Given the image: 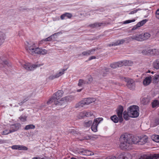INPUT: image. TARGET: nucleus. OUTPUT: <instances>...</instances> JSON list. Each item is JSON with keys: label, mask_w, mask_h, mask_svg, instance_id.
I'll list each match as a JSON object with an SVG mask.
<instances>
[{"label": "nucleus", "mask_w": 159, "mask_h": 159, "mask_svg": "<svg viewBox=\"0 0 159 159\" xmlns=\"http://www.w3.org/2000/svg\"><path fill=\"white\" fill-rule=\"evenodd\" d=\"M139 137L134 136L132 134L126 133L120 137V147L122 149H127L130 145L138 144Z\"/></svg>", "instance_id": "f257e3e1"}, {"label": "nucleus", "mask_w": 159, "mask_h": 159, "mask_svg": "<svg viewBox=\"0 0 159 159\" xmlns=\"http://www.w3.org/2000/svg\"><path fill=\"white\" fill-rule=\"evenodd\" d=\"M25 46L26 50L32 55L34 54L44 55L47 52L46 50L36 47L34 43H29L28 42H26Z\"/></svg>", "instance_id": "f03ea898"}, {"label": "nucleus", "mask_w": 159, "mask_h": 159, "mask_svg": "<svg viewBox=\"0 0 159 159\" xmlns=\"http://www.w3.org/2000/svg\"><path fill=\"white\" fill-rule=\"evenodd\" d=\"M124 108L122 106H119L116 109V112L118 117L116 115H114L111 117V120L115 123H117L119 121L121 123L123 121V112Z\"/></svg>", "instance_id": "7ed1b4c3"}, {"label": "nucleus", "mask_w": 159, "mask_h": 159, "mask_svg": "<svg viewBox=\"0 0 159 159\" xmlns=\"http://www.w3.org/2000/svg\"><path fill=\"white\" fill-rule=\"evenodd\" d=\"M127 111L129 116L131 117L136 118L139 116V107L137 106L133 105L130 106L128 108Z\"/></svg>", "instance_id": "20e7f679"}, {"label": "nucleus", "mask_w": 159, "mask_h": 159, "mask_svg": "<svg viewBox=\"0 0 159 159\" xmlns=\"http://www.w3.org/2000/svg\"><path fill=\"white\" fill-rule=\"evenodd\" d=\"M95 101V99L92 98H86L80 102L75 105L76 108L81 107Z\"/></svg>", "instance_id": "39448f33"}, {"label": "nucleus", "mask_w": 159, "mask_h": 159, "mask_svg": "<svg viewBox=\"0 0 159 159\" xmlns=\"http://www.w3.org/2000/svg\"><path fill=\"white\" fill-rule=\"evenodd\" d=\"M64 93V92L61 90H59L56 92L55 93L53 94V96L49 99L48 101L47 102V104H49L53 102L57 99H59L62 96Z\"/></svg>", "instance_id": "423d86ee"}, {"label": "nucleus", "mask_w": 159, "mask_h": 159, "mask_svg": "<svg viewBox=\"0 0 159 159\" xmlns=\"http://www.w3.org/2000/svg\"><path fill=\"white\" fill-rule=\"evenodd\" d=\"M22 66L28 70H33L37 67L40 66L41 65L39 64L32 65L30 63H25L22 64Z\"/></svg>", "instance_id": "0eeeda50"}, {"label": "nucleus", "mask_w": 159, "mask_h": 159, "mask_svg": "<svg viewBox=\"0 0 159 159\" xmlns=\"http://www.w3.org/2000/svg\"><path fill=\"white\" fill-rule=\"evenodd\" d=\"M103 120L102 118H98L94 120L93 122L91 125V129L94 132L97 131V126L98 124Z\"/></svg>", "instance_id": "6e6552de"}, {"label": "nucleus", "mask_w": 159, "mask_h": 159, "mask_svg": "<svg viewBox=\"0 0 159 159\" xmlns=\"http://www.w3.org/2000/svg\"><path fill=\"white\" fill-rule=\"evenodd\" d=\"M125 80L127 82V86L130 90H133L135 88V83L134 81L132 79L125 78Z\"/></svg>", "instance_id": "1a4fd4ad"}, {"label": "nucleus", "mask_w": 159, "mask_h": 159, "mask_svg": "<svg viewBox=\"0 0 159 159\" xmlns=\"http://www.w3.org/2000/svg\"><path fill=\"white\" fill-rule=\"evenodd\" d=\"M77 152L80 155L87 156H91L94 154L93 152L86 149V148H78L77 150Z\"/></svg>", "instance_id": "9d476101"}, {"label": "nucleus", "mask_w": 159, "mask_h": 159, "mask_svg": "<svg viewBox=\"0 0 159 159\" xmlns=\"http://www.w3.org/2000/svg\"><path fill=\"white\" fill-rule=\"evenodd\" d=\"M159 158V154H150L149 155H143L139 159H157Z\"/></svg>", "instance_id": "9b49d317"}, {"label": "nucleus", "mask_w": 159, "mask_h": 159, "mask_svg": "<svg viewBox=\"0 0 159 159\" xmlns=\"http://www.w3.org/2000/svg\"><path fill=\"white\" fill-rule=\"evenodd\" d=\"M21 127V125L20 123H16L11 125L10 126V132H13L17 131Z\"/></svg>", "instance_id": "f8f14e48"}, {"label": "nucleus", "mask_w": 159, "mask_h": 159, "mask_svg": "<svg viewBox=\"0 0 159 159\" xmlns=\"http://www.w3.org/2000/svg\"><path fill=\"white\" fill-rule=\"evenodd\" d=\"M139 140L138 141V145H143L147 141L148 137L146 135L140 136L139 137Z\"/></svg>", "instance_id": "ddd939ff"}, {"label": "nucleus", "mask_w": 159, "mask_h": 159, "mask_svg": "<svg viewBox=\"0 0 159 159\" xmlns=\"http://www.w3.org/2000/svg\"><path fill=\"white\" fill-rule=\"evenodd\" d=\"M53 102H54L55 105L61 106V108H64L66 106L65 104V102H64V100L62 99V98L60 100L57 99V100H55V101H53Z\"/></svg>", "instance_id": "4468645a"}, {"label": "nucleus", "mask_w": 159, "mask_h": 159, "mask_svg": "<svg viewBox=\"0 0 159 159\" xmlns=\"http://www.w3.org/2000/svg\"><path fill=\"white\" fill-rule=\"evenodd\" d=\"M11 148L12 149L19 150H26L28 149V148L23 145H14L11 147Z\"/></svg>", "instance_id": "2eb2a0df"}, {"label": "nucleus", "mask_w": 159, "mask_h": 159, "mask_svg": "<svg viewBox=\"0 0 159 159\" xmlns=\"http://www.w3.org/2000/svg\"><path fill=\"white\" fill-rule=\"evenodd\" d=\"M106 25V23L104 22H96L93 24L89 25V26L91 28H93L95 27H99L100 26H104Z\"/></svg>", "instance_id": "dca6fc26"}, {"label": "nucleus", "mask_w": 159, "mask_h": 159, "mask_svg": "<svg viewBox=\"0 0 159 159\" xmlns=\"http://www.w3.org/2000/svg\"><path fill=\"white\" fill-rule=\"evenodd\" d=\"M9 66L10 65L7 60H2L0 57V68L6 67V66Z\"/></svg>", "instance_id": "f3484780"}, {"label": "nucleus", "mask_w": 159, "mask_h": 159, "mask_svg": "<svg viewBox=\"0 0 159 159\" xmlns=\"http://www.w3.org/2000/svg\"><path fill=\"white\" fill-rule=\"evenodd\" d=\"M110 66L112 68L115 69L117 67H121L122 66V65L120 61H118L111 64Z\"/></svg>", "instance_id": "a211bd4d"}, {"label": "nucleus", "mask_w": 159, "mask_h": 159, "mask_svg": "<svg viewBox=\"0 0 159 159\" xmlns=\"http://www.w3.org/2000/svg\"><path fill=\"white\" fill-rule=\"evenodd\" d=\"M96 50V49L95 48L92 49L90 50L83 52H82V54L84 56H87L93 54Z\"/></svg>", "instance_id": "6ab92c4d"}, {"label": "nucleus", "mask_w": 159, "mask_h": 159, "mask_svg": "<svg viewBox=\"0 0 159 159\" xmlns=\"http://www.w3.org/2000/svg\"><path fill=\"white\" fill-rule=\"evenodd\" d=\"M74 99V97L70 95L66 97L62 98V99L64 100V102H65V104L66 105V104L68 102H70Z\"/></svg>", "instance_id": "aec40b11"}, {"label": "nucleus", "mask_w": 159, "mask_h": 159, "mask_svg": "<svg viewBox=\"0 0 159 159\" xmlns=\"http://www.w3.org/2000/svg\"><path fill=\"white\" fill-rule=\"evenodd\" d=\"M118 159H131V157H130V155L128 154L126 155L125 157L124 156V154L123 153H120L119 155L118 156L117 158Z\"/></svg>", "instance_id": "412c9836"}, {"label": "nucleus", "mask_w": 159, "mask_h": 159, "mask_svg": "<svg viewBox=\"0 0 159 159\" xmlns=\"http://www.w3.org/2000/svg\"><path fill=\"white\" fill-rule=\"evenodd\" d=\"M152 81V77L149 76L146 77L143 81V84L144 85H147L149 84Z\"/></svg>", "instance_id": "4be33fe9"}, {"label": "nucleus", "mask_w": 159, "mask_h": 159, "mask_svg": "<svg viewBox=\"0 0 159 159\" xmlns=\"http://www.w3.org/2000/svg\"><path fill=\"white\" fill-rule=\"evenodd\" d=\"M72 14L66 12L61 15L60 16L61 19L62 20H63L65 19L66 17H67L68 18H71L72 17Z\"/></svg>", "instance_id": "5701e85b"}, {"label": "nucleus", "mask_w": 159, "mask_h": 159, "mask_svg": "<svg viewBox=\"0 0 159 159\" xmlns=\"http://www.w3.org/2000/svg\"><path fill=\"white\" fill-rule=\"evenodd\" d=\"M149 51V54H153L154 55H158L159 54V51L158 49H152L150 48L148 49Z\"/></svg>", "instance_id": "b1692460"}, {"label": "nucleus", "mask_w": 159, "mask_h": 159, "mask_svg": "<svg viewBox=\"0 0 159 159\" xmlns=\"http://www.w3.org/2000/svg\"><path fill=\"white\" fill-rule=\"evenodd\" d=\"M135 40L139 41H142L144 40V36L143 35V34L135 35Z\"/></svg>", "instance_id": "393cba45"}, {"label": "nucleus", "mask_w": 159, "mask_h": 159, "mask_svg": "<svg viewBox=\"0 0 159 159\" xmlns=\"http://www.w3.org/2000/svg\"><path fill=\"white\" fill-rule=\"evenodd\" d=\"M92 114H93L90 111H84L83 112H81L80 115L83 117H84V116L89 117L91 116L92 115Z\"/></svg>", "instance_id": "a878e982"}, {"label": "nucleus", "mask_w": 159, "mask_h": 159, "mask_svg": "<svg viewBox=\"0 0 159 159\" xmlns=\"http://www.w3.org/2000/svg\"><path fill=\"white\" fill-rule=\"evenodd\" d=\"M5 38V34L2 32H0V46L4 43Z\"/></svg>", "instance_id": "bb28decb"}, {"label": "nucleus", "mask_w": 159, "mask_h": 159, "mask_svg": "<svg viewBox=\"0 0 159 159\" xmlns=\"http://www.w3.org/2000/svg\"><path fill=\"white\" fill-rule=\"evenodd\" d=\"M120 62L122 63V66H129L132 64L131 61L129 60H125Z\"/></svg>", "instance_id": "cd10ccee"}, {"label": "nucleus", "mask_w": 159, "mask_h": 159, "mask_svg": "<svg viewBox=\"0 0 159 159\" xmlns=\"http://www.w3.org/2000/svg\"><path fill=\"white\" fill-rule=\"evenodd\" d=\"M67 69H61L59 72L56 75L57 78L64 74V72Z\"/></svg>", "instance_id": "c85d7f7f"}, {"label": "nucleus", "mask_w": 159, "mask_h": 159, "mask_svg": "<svg viewBox=\"0 0 159 159\" xmlns=\"http://www.w3.org/2000/svg\"><path fill=\"white\" fill-rule=\"evenodd\" d=\"M86 83L87 84H90L93 80L92 77L90 75H87L86 77Z\"/></svg>", "instance_id": "c756f323"}, {"label": "nucleus", "mask_w": 159, "mask_h": 159, "mask_svg": "<svg viewBox=\"0 0 159 159\" xmlns=\"http://www.w3.org/2000/svg\"><path fill=\"white\" fill-rule=\"evenodd\" d=\"M153 66L154 68L157 69H159V59L157 60L154 62Z\"/></svg>", "instance_id": "7c9ffc66"}, {"label": "nucleus", "mask_w": 159, "mask_h": 159, "mask_svg": "<svg viewBox=\"0 0 159 159\" xmlns=\"http://www.w3.org/2000/svg\"><path fill=\"white\" fill-rule=\"evenodd\" d=\"M35 128V127L34 125L33 124H30L26 125L24 128V129L25 130H28L30 129H34Z\"/></svg>", "instance_id": "2f4dec72"}, {"label": "nucleus", "mask_w": 159, "mask_h": 159, "mask_svg": "<svg viewBox=\"0 0 159 159\" xmlns=\"http://www.w3.org/2000/svg\"><path fill=\"white\" fill-rule=\"evenodd\" d=\"M110 69V68H107L106 67H103L101 70L102 72L103 73V75L105 76L106 74V72H109Z\"/></svg>", "instance_id": "473e14b6"}, {"label": "nucleus", "mask_w": 159, "mask_h": 159, "mask_svg": "<svg viewBox=\"0 0 159 159\" xmlns=\"http://www.w3.org/2000/svg\"><path fill=\"white\" fill-rule=\"evenodd\" d=\"M148 99L146 98H143L141 100V102L143 105H146L148 102Z\"/></svg>", "instance_id": "72a5a7b5"}, {"label": "nucleus", "mask_w": 159, "mask_h": 159, "mask_svg": "<svg viewBox=\"0 0 159 159\" xmlns=\"http://www.w3.org/2000/svg\"><path fill=\"white\" fill-rule=\"evenodd\" d=\"M84 84H87L86 80H84L82 79H80L79 80L78 84V85L79 86H80Z\"/></svg>", "instance_id": "f704fd0d"}, {"label": "nucleus", "mask_w": 159, "mask_h": 159, "mask_svg": "<svg viewBox=\"0 0 159 159\" xmlns=\"http://www.w3.org/2000/svg\"><path fill=\"white\" fill-rule=\"evenodd\" d=\"M123 117L124 119L126 120H128L129 119V117H130L129 116V114H128V111L126 113L125 111L123 113Z\"/></svg>", "instance_id": "c9c22d12"}, {"label": "nucleus", "mask_w": 159, "mask_h": 159, "mask_svg": "<svg viewBox=\"0 0 159 159\" xmlns=\"http://www.w3.org/2000/svg\"><path fill=\"white\" fill-rule=\"evenodd\" d=\"M127 42H129L133 40H135V35L129 37L125 39Z\"/></svg>", "instance_id": "e433bc0d"}, {"label": "nucleus", "mask_w": 159, "mask_h": 159, "mask_svg": "<svg viewBox=\"0 0 159 159\" xmlns=\"http://www.w3.org/2000/svg\"><path fill=\"white\" fill-rule=\"evenodd\" d=\"M92 124V121L91 120H89L87 122H84V125L85 127H90Z\"/></svg>", "instance_id": "4c0bfd02"}, {"label": "nucleus", "mask_w": 159, "mask_h": 159, "mask_svg": "<svg viewBox=\"0 0 159 159\" xmlns=\"http://www.w3.org/2000/svg\"><path fill=\"white\" fill-rule=\"evenodd\" d=\"M147 21V20L146 19L143 20L142 21L138 22L137 24V25H138V26L139 27L144 24Z\"/></svg>", "instance_id": "58836bf2"}, {"label": "nucleus", "mask_w": 159, "mask_h": 159, "mask_svg": "<svg viewBox=\"0 0 159 159\" xmlns=\"http://www.w3.org/2000/svg\"><path fill=\"white\" fill-rule=\"evenodd\" d=\"M53 36H54L53 35H52L45 39H43V40H42V41H44L45 42L50 41L53 39Z\"/></svg>", "instance_id": "ea45409f"}, {"label": "nucleus", "mask_w": 159, "mask_h": 159, "mask_svg": "<svg viewBox=\"0 0 159 159\" xmlns=\"http://www.w3.org/2000/svg\"><path fill=\"white\" fill-rule=\"evenodd\" d=\"M143 36H144V40L146 39H147L150 36V34L148 33H145L144 34H143Z\"/></svg>", "instance_id": "a19ab883"}, {"label": "nucleus", "mask_w": 159, "mask_h": 159, "mask_svg": "<svg viewBox=\"0 0 159 159\" xmlns=\"http://www.w3.org/2000/svg\"><path fill=\"white\" fill-rule=\"evenodd\" d=\"M153 140L156 142H159V135H155L153 137Z\"/></svg>", "instance_id": "79ce46f5"}, {"label": "nucleus", "mask_w": 159, "mask_h": 159, "mask_svg": "<svg viewBox=\"0 0 159 159\" xmlns=\"http://www.w3.org/2000/svg\"><path fill=\"white\" fill-rule=\"evenodd\" d=\"M135 21V19H133L131 20H127L123 22V24H126L129 23L131 22H134Z\"/></svg>", "instance_id": "37998d69"}, {"label": "nucleus", "mask_w": 159, "mask_h": 159, "mask_svg": "<svg viewBox=\"0 0 159 159\" xmlns=\"http://www.w3.org/2000/svg\"><path fill=\"white\" fill-rule=\"evenodd\" d=\"M118 45V43L117 41L116 42H113L111 44H108V45L109 47H111L113 46H116Z\"/></svg>", "instance_id": "c03bdc74"}, {"label": "nucleus", "mask_w": 159, "mask_h": 159, "mask_svg": "<svg viewBox=\"0 0 159 159\" xmlns=\"http://www.w3.org/2000/svg\"><path fill=\"white\" fill-rule=\"evenodd\" d=\"M158 101L156 100L154 101L152 103V107L153 108L155 107L157 105H158Z\"/></svg>", "instance_id": "a18cd8bd"}, {"label": "nucleus", "mask_w": 159, "mask_h": 159, "mask_svg": "<svg viewBox=\"0 0 159 159\" xmlns=\"http://www.w3.org/2000/svg\"><path fill=\"white\" fill-rule=\"evenodd\" d=\"M117 41L118 43V45L122 44L125 41H126V39L124 40L123 39L119 40Z\"/></svg>", "instance_id": "49530a36"}, {"label": "nucleus", "mask_w": 159, "mask_h": 159, "mask_svg": "<svg viewBox=\"0 0 159 159\" xmlns=\"http://www.w3.org/2000/svg\"><path fill=\"white\" fill-rule=\"evenodd\" d=\"M11 133V132H10V130L8 131V130L6 129L4 131H3L2 133V135H7Z\"/></svg>", "instance_id": "de8ad7c7"}, {"label": "nucleus", "mask_w": 159, "mask_h": 159, "mask_svg": "<svg viewBox=\"0 0 159 159\" xmlns=\"http://www.w3.org/2000/svg\"><path fill=\"white\" fill-rule=\"evenodd\" d=\"M26 117L25 116H20L19 117V119L21 121L23 122H25L26 120Z\"/></svg>", "instance_id": "09e8293b"}, {"label": "nucleus", "mask_w": 159, "mask_h": 159, "mask_svg": "<svg viewBox=\"0 0 159 159\" xmlns=\"http://www.w3.org/2000/svg\"><path fill=\"white\" fill-rule=\"evenodd\" d=\"M142 53L144 55H149V51H148V50L147 51L146 50H143Z\"/></svg>", "instance_id": "8fccbe9b"}, {"label": "nucleus", "mask_w": 159, "mask_h": 159, "mask_svg": "<svg viewBox=\"0 0 159 159\" xmlns=\"http://www.w3.org/2000/svg\"><path fill=\"white\" fill-rule=\"evenodd\" d=\"M61 34H62V33L61 32H59L56 33L54 34H53L52 35L54 36H53V39L57 38L58 35Z\"/></svg>", "instance_id": "3c124183"}, {"label": "nucleus", "mask_w": 159, "mask_h": 159, "mask_svg": "<svg viewBox=\"0 0 159 159\" xmlns=\"http://www.w3.org/2000/svg\"><path fill=\"white\" fill-rule=\"evenodd\" d=\"M56 78H57L56 75H51L48 77V79L50 80H52Z\"/></svg>", "instance_id": "603ef678"}, {"label": "nucleus", "mask_w": 159, "mask_h": 159, "mask_svg": "<svg viewBox=\"0 0 159 159\" xmlns=\"http://www.w3.org/2000/svg\"><path fill=\"white\" fill-rule=\"evenodd\" d=\"M153 77V80L155 81L157 80L159 78V75H155Z\"/></svg>", "instance_id": "864d4df0"}, {"label": "nucleus", "mask_w": 159, "mask_h": 159, "mask_svg": "<svg viewBox=\"0 0 159 159\" xmlns=\"http://www.w3.org/2000/svg\"><path fill=\"white\" fill-rule=\"evenodd\" d=\"M139 10V9H136L135 10H134L133 11H131L129 13V14H133L136 13Z\"/></svg>", "instance_id": "5fc2aeb1"}, {"label": "nucleus", "mask_w": 159, "mask_h": 159, "mask_svg": "<svg viewBox=\"0 0 159 159\" xmlns=\"http://www.w3.org/2000/svg\"><path fill=\"white\" fill-rule=\"evenodd\" d=\"M156 17L157 18L159 19V8L156 12Z\"/></svg>", "instance_id": "6e6d98bb"}, {"label": "nucleus", "mask_w": 159, "mask_h": 159, "mask_svg": "<svg viewBox=\"0 0 159 159\" xmlns=\"http://www.w3.org/2000/svg\"><path fill=\"white\" fill-rule=\"evenodd\" d=\"M106 159H117V158L114 156H110L106 157Z\"/></svg>", "instance_id": "4d7b16f0"}, {"label": "nucleus", "mask_w": 159, "mask_h": 159, "mask_svg": "<svg viewBox=\"0 0 159 159\" xmlns=\"http://www.w3.org/2000/svg\"><path fill=\"white\" fill-rule=\"evenodd\" d=\"M32 159H49L48 158L45 157H44L40 158V157H34V158H33Z\"/></svg>", "instance_id": "13d9d810"}, {"label": "nucleus", "mask_w": 159, "mask_h": 159, "mask_svg": "<svg viewBox=\"0 0 159 159\" xmlns=\"http://www.w3.org/2000/svg\"><path fill=\"white\" fill-rule=\"evenodd\" d=\"M138 27H139V26H138V25H137V24L136 25H135L134 26V27L132 28L131 29L132 30H136Z\"/></svg>", "instance_id": "bf43d9fd"}, {"label": "nucleus", "mask_w": 159, "mask_h": 159, "mask_svg": "<svg viewBox=\"0 0 159 159\" xmlns=\"http://www.w3.org/2000/svg\"><path fill=\"white\" fill-rule=\"evenodd\" d=\"M155 123L156 125H157L159 124V119H156L155 120Z\"/></svg>", "instance_id": "052dcab7"}, {"label": "nucleus", "mask_w": 159, "mask_h": 159, "mask_svg": "<svg viewBox=\"0 0 159 159\" xmlns=\"http://www.w3.org/2000/svg\"><path fill=\"white\" fill-rule=\"evenodd\" d=\"M96 58V57L94 56H92L89 58V60L90 61L93 59Z\"/></svg>", "instance_id": "680f3d73"}, {"label": "nucleus", "mask_w": 159, "mask_h": 159, "mask_svg": "<svg viewBox=\"0 0 159 159\" xmlns=\"http://www.w3.org/2000/svg\"><path fill=\"white\" fill-rule=\"evenodd\" d=\"M29 98L28 97H27L26 98L24 99L23 101H22L23 103H24L26 101H27V100L29 99Z\"/></svg>", "instance_id": "e2e57ef3"}, {"label": "nucleus", "mask_w": 159, "mask_h": 159, "mask_svg": "<svg viewBox=\"0 0 159 159\" xmlns=\"http://www.w3.org/2000/svg\"><path fill=\"white\" fill-rule=\"evenodd\" d=\"M23 104V103L22 101H21L19 103V104L20 106L22 105Z\"/></svg>", "instance_id": "0e129e2a"}, {"label": "nucleus", "mask_w": 159, "mask_h": 159, "mask_svg": "<svg viewBox=\"0 0 159 159\" xmlns=\"http://www.w3.org/2000/svg\"><path fill=\"white\" fill-rule=\"evenodd\" d=\"M82 89H78L77 90V92H80V91H81V90H82Z\"/></svg>", "instance_id": "69168bd1"}, {"label": "nucleus", "mask_w": 159, "mask_h": 159, "mask_svg": "<svg viewBox=\"0 0 159 159\" xmlns=\"http://www.w3.org/2000/svg\"><path fill=\"white\" fill-rule=\"evenodd\" d=\"M3 143V140L0 139V143Z\"/></svg>", "instance_id": "338daca9"}, {"label": "nucleus", "mask_w": 159, "mask_h": 159, "mask_svg": "<svg viewBox=\"0 0 159 159\" xmlns=\"http://www.w3.org/2000/svg\"><path fill=\"white\" fill-rule=\"evenodd\" d=\"M87 158L84 157H81L80 159H86Z\"/></svg>", "instance_id": "774afa93"}]
</instances>
